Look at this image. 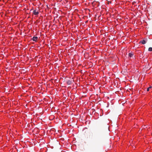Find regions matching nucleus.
<instances>
[{
  "instance_id": "1",
  "label": "nucleus",
  "mask_w": 152,
  "mask_h": 152,
  "mask_svg": "<svg viewBox=\"0 0 152 152\" xmlns=\"http://www.w3.org/2000/svg\"><path fill=\"white\" fill-rule=\"evenodd\" d=\"M33 13L34 15H37L39 14V12L38 10L36 9L33 10Z\"/></svg>"
},
{
  "instance_id": "2",
  "label": "nucleus",
  "mask_w": 152,
  "mask_h": 152,
  "mask_svg": "<svg viewBox=\"0 0 152 152\" xmlns=\"http://www.w3.org/2000/svg\"><path fill=\"white\" fill-rule=\"evenodd\" d=\"M72 80H69L66 81L67 84L68 85H71L72 84Z\"/></svg>"
},
{
  "instance_id": "3",
  "label": "nucleus",
  "mask_w": 152,
  "mask_h": 152,
  "mask_svg": "<svg viewBox=\"0 0 152 152\" xmlns=\"http://www.w3.org/2000/svg\"><path fill=\"white\" fill-rule=\"evenodd\" d=\"M38 39L37 37H34L32 38V40L34 41H36Z\"/></svg>"
},
{
  "instance_id": "4",
  "label": "nucleus",
  "mask_w": 152,
  "mask_h": 152,
  "mask_svg": "<svg viewBox=\"0 0 152 152\" xmlns=\"http://www.w3.org/2000/svg\"><path fill=\"white\" fill-rule=\"evenodd\" d=\"M139 43H141L142 44H144L146 43V42L144 40H142L140 41V42Z\"/></svg>"
},
{
  "instance_id": "5",
  "label": "nucleus",
  "mask_w": 152,
  "mask_h": 152,
  "mask_svg": "<svg viewBox=\"0 0 152 152\" xmlns=\"http://www.w3.org/2000/svg\"><path fill=\"white\" fill-rule=\"evenodd\" d=\"M129 56L130 57H132L133 56V54L132 53H130L129 54Z\"/></svg>"
},
{
  "instance_id": "6",
  "label": "nucleus",
  "mask_w": 152,
  "mask_h": 152,
  "mask_svg": "<svg viewBox=\"0 0 152 152\" xmlns=\"http://www.w3.org/2000/svg\"><path fill=\"white\" fill-rule=\"evenodd\" d=\"M148 51H152V47L149 48L148 50Z\"/></svg>"
},
{
  "instance_id": "7",
  "label": "nucleus",
  "mask_w": 152,
  "mask_h": 152,
  "mask_svg": "<svg viewBox=\"0 0 152 152\" xmlns=\"http://www.w3.org/2000/svg\"><path fill=\"white\" fill-rule=\"evenodd\" d=\"M152 86H150L147 89V91H149V89L151 88H152Z\"/></svg>"
}]
</instances>
